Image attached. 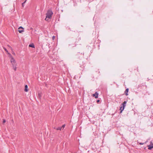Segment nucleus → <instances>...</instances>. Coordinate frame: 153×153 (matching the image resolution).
<instances>
[{
	"label": "nucleus",
	"instance_id": "21",
	"mask_svg": "<svg viewBox=\"0 0 153 153\" xmlns=\"http://www.w3.org/2000/svg\"><path fill=\"white\" fill-rule=\"evenodd\" d=\"M100 102V100H97V103H98Z\"/></svg>",
	"mask_w": 153,
	"mask_h": 153
},
{
	"label": "nucleus",
	"instance_id": "15",
	"mask_svg": "<svg viewBox=\"0 0 153 153\" xmlns=\"http://www.w3.org/2000/svg\"><path fill=\"white\" fill-rule=\"evenodd\" d=\"M9 55V57H10L11 58H13V56H12V55L9 53H7Z\"/></svg>",
	"mask_w": 153,
	"mask_h": 153
},
{
	"label": "nucleus",
	"instance_id": "2",
	"mask_svg": "<svg viewBox=\"0 0 153 153\" xmlns=\"http://www.w3.org/2000/svg\"><path fill=\"white\" fill-rule=\"evenodd\" d=\"M81 40L80 37H78L76 39L75 42V44L74 45H73V47L76 46V45L80 43V41Z\"/></svg>",
	"mask_w": 153,
	"mask_h": 153
},
{
	"label": "nucleus",
	"instance_id": "26",
	"mask_svg": "<svg viewBox=\"0 0 153 153\" xmlns=\"http://www.w3.org/2000/svg\"><path fill=\"white\" fill-rule=\"evenodd\" d=\"M30 29H31V30H32V29H33V28H30Z\"/></svg>",
	"mask_w": 153,
	"mask_h": 153
},
{
	"label": "nucleus",
	"instance_id": "20",
	"mask_svg": "<svg viewBox=\"0 0 153 153\" xmlns=\"http://www.w3.org/2000/svg\"><path fill=\"white\" fill-rule=\"evenodd\" d=\"M12 53L13 55H15V53L13 51L12 52Z\"/></svg>",
	"mask_w": 153,
	"mask_h": 153
},
{
	"label": "nucleus",
	"instance_id": "14",
	"mask_svg": "<svg viewBox=\"0 0 153 153\" xmlns=\"http://www.w3.org/2000/svg\"><path fill=\"white\" fill-rule=\"evenodd\" d=\"M29 47L32 48H35L34 45L33 44H30L29 45Z\"/></svg>",
	"mask_w": 153,
	"mask_h": 153
},
{
	"label": "nucleus",
	"instance_id": "5",
	"mask_svg": "<svg viewBox=\"0 0 153 153\" xmlns=\"http://www.w3.org/2000/svg\"><path fill=\"white\" fill-rule=\"evenodd\" d=\"M24 28L22 27H20L19 28V33H21L22 32H24L23 30Z\"/></svg>",
	"mask_w": 153,
	"mask_h": 153
},
{
	"label": "nucleus",
	"instance_id": "25",
	"mask_svg": "<svg viewBox=\"0 0 153 153\" xmlns=\"http://www.w3.org/2000/svg\"><path fill=\"white\" fill-rule=\"evenodd\" d=\"M8 46L10 48H11L12 49V48H11V47L10 46L8 45Z\"/></svg>",
	"mask_w": 153,
	"mask_h": 153
},
{
	"label": "nucleus",
	"instance_id": "4",
	"mask_svg": "<svg viewBox=\"0 0 153 153\" xmlns=\"http://www.w3.org/2000/svg\"><path fill=\"white\" fill-rule=\"evenodd\" d=\"M10 62L12 65L15 64L16 63V62L14 58L13 57L10 59Z\"/></svg>",
	"mask_w": 153,
	"mask_h": 153
},
{
	"label": "nucleus",
	"instance_id": "16",
	"mask_svg": "<svg viewBox=\"0 0 153 153\" xmlns=\"http://www.w3.org/2000/svg\"><path fill=\"white\" fill-rule=\"evenodd\" d=\"M62 128V127H59L57 128H56V129L57 130H61Z\"/></svg>",
	"mask_w": 153,
	"mask_h": 153
},
{
	"label": "nucleus",
	"instance_id": "24",
	"mask_svg": "<svg viewBox=\"0 0 153 153\" xmlns=\"http://www.w3.org/2000/svg\"><path fill=\"white\" fill-rule=\"evenodd\" d=\"M144 144V143H139V144L140 145H143Z\"/></svg>",
	"mask_w": 153,
	"mask_h": 153
},
{
	"label": "nucleus",
	"instance_id": "23",
	"mask_svg": "<svg viewBox=\"0 0 153 153\" xmlns=\"http://www.w3.org/2000/svg\"><path fill=\"white\" fill-rule=\"evenodd\" d=\"M6 122V120H5L4 119L3 120V123H5Z\"/></svg>",
	"mask_w": 153,
	"mask_h": 153
},
{
	"label": "nucleus",
	"instance_id": "1",
	"mask_svg": "<svg viewBox=\"0 0 153 153\" xmlns=\"http://www.w3.org/2000/svg\"><path fill=\"white\" fill-rule=\"evenodd\" d=\"M53 14V13L51 10L50 9L48 10L46 14V17L45 20H46V19L47 18L49 19H51Z\"/></svg>",
	"mask_w": 153,
	"mask_h": 153
},
{
	"label": "nucleus",
	"instance_id": "8",
	"mask_svg": "<svg viewBox=\"0 0 153 153\" xmlns=\"http://www.w3.org/2000/svg\"><path fill=\"white\" fill-rule=\"evenodd\" d=\"M128 90H129L128 88H127L126 89L125 91V94L126 96H127L128 95Z\"/></svg>",
	"mask_w": 153,
	"mask_h": 153
},
{
	"label": "nucleus",
	"instance_id": "10",
	"mask_svg": "<svg viewBox=\"0 0 153 153\" xmlns=\"http://www.w3.org/2000/svg\"><path fill=\"white\" fill-rule=\"evenodd\" d=\"M38 96L39 99H41L42 97L41 92H40V91H39L38 92Z\"/></svg>",
	"mask_w": 153,
	"mask_h": 153
},
{
	"label": "nucleus",
	"instance_id": "6",
	"mask_svg": "<svg viewBox=\"0 0 153 153\" xmlns=\"http://www.w3.org/2000/svg\"><path fill=\"white\" fill-rule=\"evenodd\" d=\"M148 149L149 150H151L153 148V143H152V142H151V144L149 145L148 146Z\"/></svg>",
	"mask_w": 153,
	"mask_h": 153
},
{
	"label": "nucleus",
	"instance_id": "18",
	"mask_svg": "<svg viewBox=\"0 0 153 153\" xmlns=\"http://www.w3.org/2000/svg\"><path fill=\"white\" fill-rule=\"evenodd\" d=\"M3 48L4 50L7 52V53H9L8 51L4 47Z\"/></svg>",
	"mask_w": 153,
	"mask_h": 153
},
{
	"label": "nucleus",
	"instance_id": "9",
	"mask_svg": "<svg viewBox=\"0 0 153 153\" xmlns=\"http://www.w3.org/2000/svg\"><path fill=\"white\" fill-rule=\"evenodd\" d=\"M124 108H125V107H123L122 105L120 107V113H121L122 112V111L124 110Z\"/></svg>",
	"mask_w": 153,
	"mask_h": 153
},
{
	"label": "nucleus",
	"instance_id": "13",
	"mask_svg": "<svg viewBox=\"0 0 153 153\" xmlns=\"http://www.w3.org/2000/svg\"><path fill=\"white\" fill-rule=\"evenodd\" d=\"M27 88H28V87H27V85H26L25 86V92H27L28 91V89H27Z\"/></svg>",
	"mask_w": 153,
	"mask_h": 153
},
{
	"label": "nucleus",
	"instance_id": "12",
	"mask_svg": "<svg viewBox=\"0 0 153 153\" xmlns=\"http://www.w3.org/2000/svg\"><path fill=\"white\" fill-rule=\"evenodd\" d=\"M12 65L13 69L15 70V71H16V65L13 64Z\"/></svg>",
	"mask_w": 153,
	"mask_h": 153
},
{
	"label": "nucleus",
	"instance_id": "19",
	"mask_svg": "<svg viewBox=\"0 0 153 153\" xmlns=\"http://www.w3.org/2000/svg\"><path fill=\"white\" fill-rule=\"evenodd\" d=\"M65 124H64V125H63L61 127H62V128H64L65 127Z\"/></svg>",
	"mask_w": 153,
	"mask_h": 153
},
{
	"label": "nucleus",
	"instance_id": "22",
	"mask_svg": "<svg viewBox=\"0 0 153 153\" xmlns=\"http://www.w3.org/2000/svg\"><path fill=\"white\" fill-rule=\"evenodd\" d=\"M55 36H53L52 37V39L54 40L55 39Z\"/></svg>",
	"mask_w": 153,
	"mask_h": 153
},
{
	"label": "nucleus",
	"instance_id": "7",
	"mask_svg": "<svg viewBox=\"0 0 153 153\" xmlns=\"http://www.w3.org/2000/svg\"><path fill=\"white\" fill-rule=\"evenodd\" d=\"M98 93L97 92H95V94H93V96L95 97V98H97L98 97Z\"/></svg>",
	"mask_w": 153,
	"mask_h": 153
},
{
	"label": "nucleus",
	"instance_id": "3",
	"mask_svg": "<svg viewBox=\"0 0 153 153\" xmlns=\"http://www.w3.org/2000/svg\"><path fill=\"white\" fill-rule=\"evenodd\" d=\"M145 87L146 88H147V86L145 85V83H143L139 84L137 87V88H143V87Z\"/></svg>",
	"mask_w": 153,
	"mask_h": 153
},
{
	"label": "nucleus",
	"instance_id": "11",
	"mask_svg": "<svg viewBox=\"0 0 153 153\" xmlns=\"http://www.w3.org/2000/svg\"><path fill=\"white\" fill-rule=\"evenodd\" d=\"M126 101H125L123 102V103L121 104V105L124 107H125V106H126Z\"/></svg>",
	"mask_w": 153,
	"mask_h": 153
},
{
	"label": "nucleus",
	"instance_id": "27",
	"mask_svg": "<svg viewBox=\"0 0 153 153\" xmlns=\"http://www.w3.org/2000/svg\"><path fill=\"white\" fill-rule=\"evenodd\" d=\"M46 21H48V19H46Z\"/></svg>",
	"mask_w": 153,
	"mask_h": 153
},
{
	"label": "nucleus",
	"instance_id": "17",
	"mask_svg": "<svg viewBox=\"0 0 153 153\" xmlns=\"http://www.w3.org/2000/svg\"><path fill=\"white\" fill-rule=\"evenodd\" d=\"M27 0H25V1L23 3H22V6L23 7L24 6V4L26 2Z\"/></svg>",
	"mask_w": 153,
	"mask_h": 153
}]
</instances>
